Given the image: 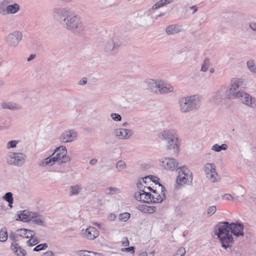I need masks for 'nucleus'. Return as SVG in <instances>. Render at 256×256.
<instances>
[{"label":"nucleus","instance_id":"30","mask_svg":"<svg viewBox=\"0 0 256 256\" xmlns=\"http://www.w3.org/2000/svg\"><path fill=\"white\" fill-rule=\"evenodd\" d=\"M70 190V196H77L82 192V188L80 184H76L71 186Z\"/></svg>","mask_w":256,"mask_h":256},{"label":"nucleus","instance_id":"43","mask_svg":"<svg viewBox=\"0 0 256 256\" xmlns=\"http://www.w3.org/2000/svg\"><path fill=\"white\" fill-rule=\"evenodd\" d=\"M186 252V251L185 248L181 247L176 250L173 256H184Z\"/></svg>","mask_w":256,"mask_h":256},{"label":"nucleus","instance_id":"58","mask_svg":"<svg viewBox=\"0 0 256 256\" xmlns=\"http://www.w3.org/2000/svg\"><path fill=\"white\" fill-rule=\"evenodd\" d=\"M124 251L126 252H132V253L134 252V246H130L127 248H124Z\"/></svg>","mask_w":256,"mask_h":256},{"label":"nucleus","instance_id":"47","mask_svg":"<svg viewBox=\"0 0 256 256\" xmlns=\"http://www.w3.org/2000/svg\"><path fill=\"white\" fill-rule=\"evenodd\" d=\"M18 142L15 140L10 141L8 142L6 147L8 148H16Z\"/></svg>","mask_w":256,"mask_h":256},{"label":"nucleus","instance_id":"23","mask_svg":"<svg viewBox=\"0 0 256 256\" xmlns=\"http://www.w3.org/2000/svg\"><path fill=\"white\" fill-rule=\"evenodd\" d=\"M182 31V26L176 24H170L166 28V33L168 35H174Z\"/></svg>","mask_w":256,"mask_h":256},{"label":"nucleus","instance_id":"39","mask_svg":"<svg viewBox=\"0 0 256 256\" xmlns=\"http://www.w3.org/2000/svg\"><path fill=\"white\" fill-rule=\"evenodd\" d=\"M142 192H144V194L145 196L146 200V203H152V194L146 190H142Z\"/></svg>","mask_w":256,"mask_h":256},{"label":"nucleus","instance_id":"19","mask_svg":"<svg viewBox=\"0 0 256 256\" xmlns=\"http://www.w3.org/2000/svg\"><path fill=\"white\" fill-rule=\"evenodd\" d=\"M158 188H160L161 194H158L156 191V193H153L152 194V203H160L166 197L164 194L166 190L164 187L161 184H158Z\"/></svg>","mask_w":256,"mask_h":256},{"label":"nucleus","instance_id":"38","mask_svg":"<svg viewBox=\"0 0 256 256\" xmlns=\"http://www.w3.org/2000/svg\"><path fill=\"white\" fill-rule=\"evenodd\" d=\"M228 146L226 144H224L221 146H219L218 144H215L212 146V150H214L215 152H219L222 150H226Z\"/></svg>","mask_w":256,"mask_h":256},{"label":"nucleus","instance_id":"20","mask_svg":"<svg viewBox=\"0 0 256 256\" xmlns=\"http://www.w3.org/2000/svg\"><path fill=\"white\" fill-rule=\"evenodd\" d=\"M20 214H17L18 218H16V220H20L23 222H28L32 220L33 213L29 211L24 210L20 212Z\"/></svg>","mask_w":256,"mask_h":256},{"label":"nucleus","instance_id":"27","mask_svg":"<svg viewBox=\"0 0 256 256\" xmlns=\"http://www.w3.org/2000/svg\"><path fill=\"white\" fill-rule=\"evenodd\" d=\"M57 161V158H54L52 155L44 158L40 162L39 165L42 166H52Z\"/></svg>","mask_w":256,"mask_h":256},{"label":"nucleus","instance_id":"59","mask_svg":"<svg viewBox=\"0 0 256 256\" xmlns=\"http://www.w3.org/2000/svg\"><path fill=\"white\" fill-rule=\"evenodd\" d=\"M140 207V210L142 211V212H145V213H146V211H148V210L146 208L144 207H148L147 206H144V205H142V206H139Z\"/></svg>","mask_w":256,"mask_h":256},{"label":"nucleus","instance_id":"45","mask_svg":"<svg viewBox=\"0 0 256 256\" xmlns=\"http://www.w3.org/2000/svg\"><path fill=\"white\" fill-rule=\"evenodd\" d=\"M216 206H210L208 208L207 214L208 215V216H210L212 214H214L216 212Z\"/></svg>","mask_w":256,"mask_h":256},{"label":"nucleus","instance_id":"63","mask_svg":"<svg viewBox=\"0 0 256 256\" xmlns=\"http://www.w3.org/2000/svg\"><path fill=\"white\" fill-rule=\"evenodd\" d=\"M36 54H31L27 59L28 62H30L32 60H34L36 58Z\"/></svg>","mask_w":256,"mask_h":256},{"label":"nucleus","instance_id":"4","mask_svg":"<svg viewBox=\"0 0 256 256\" xmlns=\"http://www.w3.org/2000/svg\"><path fill=\"white\" fill-rule=\"evenodd\" d=\"M158 137L162 140L167 142L166 148L168 150L173 149L178 152L179 148L178 145V136L174 130L172 129H166L160 132Z\"/></svg>","mask_w":256,"mask_h":256},{"label":"nucleus","instance_id":"55","mask_svg":"<svg viewBox=\"0 0 256 256\" xmlns=\"http://www.w3.org/2000/svg\"><path fill=\"white\" fill-rule=\"evenodd\" d=\"M250 28L254 32H256V22H251L250 23Z\"/></svg>","mask_w":256,"mask_h":256},{"label":"nucleus","instance_id":"41","mask_svg":"<svg viewBox=\"0 0 256 256\" xmlns=\"http://www.w3.org/2000/svg\"><path fill=\"white\" fill-rule=\"evenodd\" d=\"M130 214L128 212H124L120 214L119 216V219L121 221L126 222L130 218Z\"/></svg>","mask_w":256,"mask_h":256},{"label":"nucleus","instance_id":"11","mask_svg":"<svg viewBox=\"0 0 256 256\" xmlns=\"http://www.w3.org/2000/svg\"><path fill=\"white\" fill-rule=\"evenodd\" d=\"M67 150L64 146H60L56 148L52 156L54 158H57V161H59L60 163H66L70 161V158L66 156Z\"/></svg>","mask_w":256,"mask_h":256},{"label":"nucleus","instance_id":"60","mask_svg":"<svg viewBox=\"0 0 256 256\" xmlns=\"http://www.w3.org/2000/svg\"><path fill=\"white\" fill-rule=\"evenodd\" d=\"M86 82H87L86 78H83L82 80H80L78 84L80 85H83V84H86Z\"/></svg>","mask_w":256,"mask_h":256},{"label":"nucleus","instance_id":"22","mask_svg":"<svg viewBox=\"0 0 256 256\" xmlns=\"http://www.w3.org/2000/svg\"><path fill=\"white\" fill-rule=\"evenodd\" d=\"M85 236L90 240H93L99 235L98 231L93 226L87 228L85 232Z\"/></svg>","mask_w":256,"mask_h":256},{"label":"nucleus","instance_id":"21","mask_svg":"<svg viewBox=\"0 0 256 256\" xmlns=\"http://www.w3.org/2000/svg\"><path fill=\"white\" fill-rule=\"evenodd\" d=\"M160 80L150 79L146 81L147 84V90L151 92L156 94L158 92V84L160 83Z\"/></svg>","mask_w":256,"mask_h":256},{"label":"nucleus","instance_id":"62","mask_svg":"<svg viewBox=\"0 0 256 256\" xmlns=\"http://www.w3.org/2000/svg\"><path fill=\"white\" fill-rule=\"evenodd\" d=\"M97 162H98V160L96 159L93 158L90 160V165L94 166V165L96 164H97Z\"/></svg>","mask_w":256,"mask_h":256},{"label":"nucleus","instance_id":"54","mask_svg":"<svg viewBox=\"0 0 256 256\" xmlns=\"http://www.w3.org/2000/svg\"><path fill=\"white\" fill-rule=\"evenodd\" d=\"M134 120H130L129 122H125L122 124L123 126H134Z\"/></svg>","mask_w":256,"mask_h":256},{"label":"nucleus","instance_id":"32","mask_svg":"<svg viewBox=\"0 0 256 256\" xmlns=\"http://www.w3.org/2000/svg\"><path fill=\"white\" fill-rule=\"evenodd\" d=\"M3 199L8 202V206L12 208L14 202L12 194L11 192H6L2 197Z\"/></svg>","mask_w":256,"mask_h":256},{"label":"nucleus","instance_id":"61","mask_svg":"<svg viewBox=\"0 0 256 256\" xmlns=\"http://www.w3.org/2000/svg\"><path fill=\"white\" fill-rule=\"evenodd\" d=\"M116 218V216L115 214H110L109 216H108V219L111 220V221H113Z\"/></svg>","mask_w":256,"mask_h":256},{"label":"nucleus","instance_id":"8","mask_svg":"<svg viewBox=\"0 0 256 256\" xmlns=\"http://www.w3.org/2000/svg\"><path fill=\"white\" fill-rule=\"evenodd\" d=\"M204 170L206 178L211 182H220V178L216 171V166L214 164L207 163L204 167Z\"/></svg>","mask_w":256,"mask_h":256},{"label":"nucleus","instance_id":"17","mask_svg":"<svg viewBox=\"0 0 256 256\" xmlns=\"http://www.w3.org/2000/svg\"><path fill=\"white\" fill-rule=\"evenodd\" d=\"M230 232L237 237L240 236H244V226L242 224L239 222H232L230 224Z\"/></svg>","mask_w":256,"mask_h":256},{"label":"nucleus","instance_id":"5","mask_svg":"<svg viewBox=\"0 0 256 256\" xmlns=\"http://www.w3.org/2000/svg\"><path fill=\"white\" fill-rule=\"evenodd\" d=\"M26 158V156L20 152H10L6 156L7 164L16 166H22Z\"/></svg>","mask_w":256,"mask_h":256},{"label":"nucleus","instance_id":"6","mask_svg":"<svg viewBox=\"0 0 256 256\" xmlns=\"http://www.w3.org/2000/svg\"><path fill=\"white\" fill-rule=\"evenodd\" d=\"M232 98L227 90V87L222 86L212 94L210 101L214 104H218L222 100L232 99Z\"/></svg>","mask_w":256,"mask_h":256},{"label":"nucleus","instance_id":"56","mask_svg":"<svg viewBox=\"0 0 256 256\" xmlns=\"http://www.w3.org/2000/svg\"><path fill=\"white\" fill-rule=\"evenodd\" d=\"M144 188H146V191L150 192H152V193H156V190H154L150 186H145Z\"/></svg>","mask_w":256,"mask_h":256},{"label":"nucleus","instance_id":"1","mask_svg":"<svg viewBox=\"0 0 256 256\" xmlns=\"http://www.w3.org/2000/svg\"><path fill=\"white\" fill-rule=\"evenodd\" d=\"M52 15L64 28L76 34H80L84 31L85 26L80 16L68 8H54Z\"/></svg>","mask_w":256,"mask_h":256},{"label":"nucleus","instance_id":"34","mask_svg":"<svg viewBox=\"0 0 256 256\" xmlns=\"http://www.w3.org/2000/svg\"><path fill=\"white\" fill-rule=\"evenodd\" d=\"M247 66L248 70L252 73L256 74V64L254 60H250L247 62Z\"/></svg>","mask_w":256,"mask_h":256},{"label":"nucleus","instance_id":"51","mask_svg":"<svg viewBox=\"0 0 256 256\" xmlns=\"http://www.w3.org/2000/svg\"><path fill=\"white\" fill-rule=\"evenodd\" d=\"M10 238L14 241L17 242L18 240V237L13 232H11L9 235Z\"/></svg>","mask_w":256,"mask_h":256},{"label":"nucleus","instance_id":"40","mask_svg":"<svg viewBox=\"0 0 256 256\" xmlns=\"http://www.w3.org/2000/svg\"><path fill=\"white\" fill-rule=\"evenodd\" d=\"M30 238L27 241V244L28 246H34L39 242L38 240L34 236L30 237Z\"/></svg>","mask_w":256,"mask_h":256},{"label":"nucleus","instance_id":"13","mask_svg":"<svg viewBox=\"0 0 256 256\" xmlns=\"http://www.w3.org/2000/svg\"><path fill=\"white\" fill-rule=\"evenodd\" d=\"M120 46V44L116 42L114 39H110L106 42L104 48V52L110 55H115L118 48Z\"/></svg>","mask_w":256,"mask_h":256},{"label":"nucleus","instance_id":"53","mask_svg":"<svg viewBox=\"0 0 256 256\" xmlns=\"http://www.w3.org/2000/svg\"><path fill=\"white\" fill-rule=\"evenodd\" d=\"M146 208L148 210V211H146L147 213L150 214L152 213L156 210V208L155 206H148V207H144Z\"/></svg>","mask_w":256,"mask_h":256},{"label":"nucleus","instance_id":"50","mask_svg":"<svg viewBox=\"0 0 256 256\" xmlns=\"http://www.w3.org/2000/svg\"><path fill=\"white\" fill-rule=\"evenodd\" d=\"M4 234V236L3 237H2V238H0V242H6L7 239H8V233H7V232L5 230H0V234Z\"/></svg>","mask_w":256,"mask_h":256},{"label":"nucleus","instance_id":"3","mask_svg":"<svg viewBox=\"0 0 256 256\" xmlns=\"http://www.w3.org/2000/svg\"><path fill=\"white\" fill-rule=\"evenodd\" d=\"M230 225L228 222H224L217 225L216 234L220 238L222 246L226 249L230 246V244L232 243L233 238L230 234Z\"/></svg>","mask_w":256,"mask_h":256},{"label":"nucleus","instance_id":"52","mask_svg":"<svg viewBox=\"0 0 256 256\" xmlns=\"http://www.w3.org/2000/svg\"><path fill=\"white\" fill-rule=\"evenodd\" d=\"M137 188L139 190V192L146 190V188L144 186L143 188V183L140 180L137 184Z\"/></svg>","mask_w":256,"mask_h":256},{"label":"nucleus","instance_id":"10","mask_svg":"<svg viewBox=\"0 0 256 256\" xmlns=\"http://www.w3.org/2000/svg\"><path fill=\"white\" fill-rule=\"evenodd\" d=\"M238 98L244 104L249 107L254 108L256 107V100L251 96L249 94L241 90L236 94L235 96L232 99Z\"/></svg>","mask_w":256,"mask_h":256},{"label":"nucleus","instance_id":"57","mask_svg":"<svg viewBox=\"0 0 256 256\" xmlns=\"http://www.w3.org/2000/svg\"><path fill=\"white\" fill-rule=\"evenodd\" d=\"M42 256H54V254L52 251L48 250L43 254Z\"/></svg>","mask_w":256,"mask_h":256},{"label":"nucleus","instance_id":"28","mask_svg":"<svg viewBox=\"0 0 256 256\" xmlns=\"http://www.w3.org/2000/svg\"><path fill=\"white\" fill-rule=\"evenodd\" d=\"M2 108L4 109H9L10 110H20L22 106L16 103L12 102H3L2 104Z\"/></svg>","mask_w":256,"mask_h":256},{"label":"nucleus","instance_id":"29","mask_svg":"<svg viewBox=\"0 0 256 256\" xmlns=\"http://www.w3.org/2000/svg\"><path fill=\"white\" fill-rule=\"evenodd\" d=\"M35 224H38L40 226H44L45 222L43 216L39 214L34 212L32 215V220Z\"/></svg>","mask_w":256,"mask_h":256},{"label":"nucleus","instance_id":"37","mask_svg":"<svg viewBox=\"0 0 256 256\" xmlns=\"http://www.w3.org/2000/svg\"><path fill=\"white\" fill-rule=\"evenodd\" d=\"M76 254L78 256H93V255H94V252L86 250H77Z\"/></svg>","mask_w":256,"mask_h":256},{"label":"nucleus","instance_id":"7","mask_svg":"<svg viewBox=\"0 0 256 256\" xmlns=\"http://www.w3.org/2000/svg\"><path fill=\"white\" fill-rule=\"evenodd\" d=\"M176 170L178 174V176L176 178L177 184L180 186H182L188 182L190 180L191 182L192 178V173L189 169L185 166L179 167Z\"/></svg>","mask_w":256,"mask_h":256},{"label":"nucleus","instance_id":"16","mask_svg":"<svg viewBox=\"0 0 256 256\" xmlns=\"http://www.w3.org/2000/svg\"><path fill=\"white\" fill-rule=\"evenodd\" d=\"M132 129H114L113 134L120 139H128L133 134Z\"/></svg>","mask_w":256,"mask_h":256},{"label":"nucleus","instance_id":"46","mask_svg":"<svg viewBox=\"0 0 256 256\" xmlns=\"http://www.w3.org/2000/svg\"><path fill=\"white\" fill-rule=\"evenodd\" d=\"M164 6H165L164 0H160L156 4H155L154 5H153V6H152V9H156Z\"/></svg>","mask_w":256,"mask_h":256},{"label":"nucleus","instance_id":"42","mask_svg":"<svg viewBox=\"0 0 256 256\" xmlns=\"http://www.w3.org/2000/svg\"><path fill=\"white\" fill-rule=\"evenodd\" d=\"M48 247L47 244H42L36 246L33 250L34 252H39L46 250Z\"/></svg>","mask_w":256,"mask_h":256},{"label":"nucleus","instance_id":"25","mask_svg":"<svg viewBox=\"0 0 256 256\" xmlns=\"http://www.w3.org/2000/svg\"><path fill=\"white\" fill-rule=\"evenodd\" d=\"M10 249L18 256H25L26 252L16 242H13L10 246Z\"/></svg>","mask_w":256,"mask_h":256},{"label":"nucleus","instance_id":"64","mask_svg":"<svg viewBox=\"0 0 256 256\" xmlns=\"http://www.w3.org/2000/svg\"><path fill=\"white\" fill-rule=\"evenodd\" d=\"M190 8L192 10V14H194L198 10V7L196 6H192Z\"/></svg>","mask_w":256,"mask_h":256},{"label":"nucleus","instance_id":"36","mask_svg":"<svg viewBox=\"0 0 256 256\" xmlns=\"http://www.w3.org/2000/svg\"><path fill=\"white\" fill-rule=\"evenodd\" d=\"M10 3L8 0H3L0 2V14L5 15L6 14V6Z\"/></svg>","mask_w":256,"mask_h":256},{"label":"nucleus","instance_id":"48","mask_svg":"<svg viewBox=\"0 0 256 256\" xmlns=\"http://www.w3.org/2000/svg\"><path fill=\"white\" fill-rule=\"evenodd\" d=\"M110 116L112 120L115 121H120L122 120V116L118 114L112 113Z\"/></svg>","mask_w":256,"mask_h":256},{"label":"nucleus","instance_id":"2","mask_svg":"<svg viewBox=\"0 0 256 256\" xmlns=\"http://www.w3.org/2000/svg\"><path fill=\"white\" fill-rule=\"evenodd\" d=\"M178 104L181 112L187 113L198 110L200 106V100L198 96L192 95L179 98Z\"/></svg>","mask_w":256,"mask_h":256},{"label":"nucleus","instance_id":"35","mask_svg":"<svg viewBox=\"0 0 256 256\" xmlns=\"http://www.w3.org/2000/svg\"><path fill=\"white\" fill-rule=\"evenodd\" d=\"M134 197L137 200L146 203L145 200L146 198H145L144 192H142V191L136 192L134 193Z\"/></svg>","mask_w":256,"mask_h":256},{"label":"nucleus","instance_id":"44","mask_svg":"<svg viewBox=\"0 0 256 256\" xmlns=\"http://www.w3.org/2000/svg\"><path fill=\"white\" fill-rule=\"evenodd\" d=\"M119 191L118 189L116 188H108L106 190V192L110 194H114L117 193Z\"/></svg>","mask_w":256,"mask_h":256},{"label":"nucleus","instance_id":"18","mask_svg":"<svg viewBox=\"0 0 256 256\" xmlns=\"http://www.w3.org/2000/svg\"><path fill=\"white\" fill-rule=\"evenodd\" d=\"M160 82L157 94H164L174 92V88L170 84H165L162 80Z\"/></svg>","mask_w":256,"mask_h":256},{"label":"nucleus","instance_id":"9","mask_svg":"<svg viewBox=\"0 0 256 256\" xmlns=\"http://www.w3.org/2000/svg\"><path fill=\"white\" fill-rule=\"evenodd\" d=\"M20 31L14 30L4 38L6 43L10 47L16 48L22 38Z\"/></svg>","mask_w":256,"mask_h":256},{"label":"nucleus","instance_id":"49","mask_svg":"<svg viewBox=\"0 0 256 256\" xmlns=\"http://www.w3.org/2000/svg\"><path fill=\"white\" fill-rule=\"evenodd\" d=\"M140 180L142 182L147 185L148 182H151L152 178H150V176H148L143 178H141L140 179Z\"/></svg>","mask_w":256,"mask_h":256},{"label":"nucleus","instance_id":"26","mask_svg":"<svg viewBox=\"0 0 256 256\" xmlns=\"http://www.w3.org/2000/svg\"><path fill=\"white\" fill-rule=\"evenodd\" d=\"M20 10V6L17 3L6 6V11L8 14H15Z\"/></svg>","mask_w":256,"mask_h":256},{"label":"nucleus","instance_id":"24","mask_svg":"<svg viewBox=\"0 0 256 256\" xmlns=\"http://www.w3.org/2000/svg\"><path fill=\"white\" fill-rule=\"evenodd\" d=\"M16 234L22 238H28L34 236L35 232L26 228H20L16 230Z\"/></svg>","mask_w":256,"mask_h":256},{"label":"nucleus","instance_id":"14","mask_svg":"<svg viewBox=\"0 0 256 256\" xmlns=\"http://www.w3.org/2000/svg\"><path fill=\"white\" fill-rule=\"evenodd\" d=\"M78 136V133L74 129H68L61 135L60 140L63 142H70L74 141Z\"/></svg>","mask_w":256,"mask_h":256},{"label":"nucleus","instance_id":"33","mask_svg":"<svg viewBox=\"0 0 256 256\" xmlns=\"http://www.w3.org/2000/svg\"><path fill=\"white\" fill-rule=\"evenodd\" d=\"M118 172H122L126 169L127 166L126 162L122 160H118L116 166Z\"/></svg>","mask_w":256,"mask_h":256},{"label":"nucleus","instance_id":"31","mask_svg":"<svg viewBox=\"0 0 256 256\" xmlns=\"http://www.w3.org/2000/svg\"><path fill=\"white\" fill-rule=\"evenodd\" d=\"M212 66V64L210 59L208 58H206L202 64L200 70L203 72H206Z\"/></svg>","mask_w":256,"mask_h":256},{"label":"nucleus","instance_id":"12","mask_svg":"<svg viewBox=\"0 0 256 256\" xmlns=\"http://www.w3.org/2000/svg\"><path fill=\"white\" fill-rule=\"evenodd\" d=\"M243 84L244 80L242 78H234L231 79L230 87L227 88V90L231 98H234L236 94L241 91L238 90Z\"/></svg>","mask_w":256,"mask_h":256},{"label":"nucleus","instance_id":"15","mask_svg":"<svg viewBox=\"0 0 256 256\" xmlns=\"http://www.w3.org/2000/svg\"><path fill=\"white\" fill-rule=\"evenodd\" d=\"M160 162L162 166L168 170H174L178 166V162L174 158L163 157L160 159Z\"/></svg>","mask_w":256,"mask_h":256}]
</instances>
